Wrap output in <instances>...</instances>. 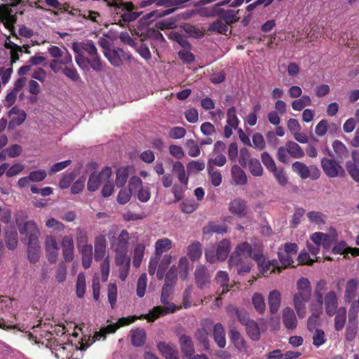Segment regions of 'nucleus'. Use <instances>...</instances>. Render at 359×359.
<instances>
[{"instance_id": "1", "label": "nucleus", "mask_w": 359, "mask_h": 359, "mask_svg": "<svg viewBox=\"0 0 359 359\" xmlns=\"http://www.w3.org/2000/svg\"><path fill=\"white\" fill-rule=\"evenodd\" d=\"M15 222L20 233L25 235L27 240L28 259L31 263L35 264L39 261L41 252L39 229L34 221H25L23 217L19 215H16Z\"/></svg>"}, {"instance_id": "2", "label": "nucleus", "mask_w": 359, "mask_h": 359, "mask_svg": "<svg viewBox=\"0 0 359 359\" xmlns=\"http://www.w3.org/2000/svg\"><path fill=\"white\" fill-rule=\"evenodd\" d=\"M173 290V286L163 284L161 290V302L165 306H154L148 314L141 315V318H145L148 322H154L160 316L172 313L180 309L181 306L177 307L174 303L170 302V297L172 294Z\"/></svg>"}, {"instance_id": "3", "label": "nucleus", "mask_w": 359, "mask_h": 359, "mask_svg": "<svg viewBox=\"0 0 359 359\" xmlns=\"http://www.w3.org/2000/svg\"><path fill=\"white\" fill-rule=\"evenodd\" d=\"M109 6L114 8V12L119 19L121 25L133 22L142 14V12L135 11V5L131 1L124 2L123 0H104Z\"/></svg>"}, {"instance_id": "4", "label": "nucleus", "mask_w": 359, "mask_h": 359, "mask_svg": "<svg viewBox=\"0 0 359 359\" xmlns=\"http://www.w3.org/2000/svg\"><path fill=\"white\" fill-rule=\"evenodd\" d=\"M53 344V345H50V348L55 353L56 358L62 359H77L76 358H74V353H72V351H83L90 346L88 341L83 342V340L81 342H79V347H73L72 344H65L60 343L57 341V339H55Z\"/></svg>"}, {"instance_id": "5", "label": "nucleus", "mask_w": 359, "mask_h": 359, "mask_svg": "<svg viewBox=\"0 0 359 359\" xmlns=\"http://www.w3.org/2000/svg\"><path fill=\"white\" fill-rule=\"evenodd\" d=\"M6 4L0 6V20L5 27L11 32L13 36L18 38L15 33L14 24L16 22V17L13 14L11 6H15L22 0H3Z\"/></svg>"}, {"instance_id": "6", "label": "nucleus", "mask_w": 359, "mask_h": 359, "mask_svg": "<svg viewBox=\"0 0 359 359\" xmlns=\"http://www.w3.org/2000/svg\"><path fill=\"white\" fill-rule=\"evenodd\" d=\"M190 0H142L139 3L140 8H145L154 4L157 6H165L169 8L159 13L158 16H165L174 13L179 7L184 5Z\"/></svg>"}, {"instance_id": "7", "label": "nucleus", "mask_w": 359, "mask_h": 359, "mask_svg": "<svg viewBox=\"0 0 359 359\" xmlns=\"http://www.w3.org/2000/svg\"><path fill=\"white\" fill-rule=\"evenodd\" d=\"M111 175L112 170L109 167H104L99 172H92L87 182L88 190L95 191L99 189L101 184H105L111 178Z\"/></svg>"}, {"instance_id": "8", "label": "nucleus", "mask_w": 359, "mask_h": 359, "mask_svg": "<svg viewBox=\"0 0 359 359\" xmlns=\"http://www.w3.org/2000/svg\"><path fill=\"white\" fill-rule=\"evenodd\" d=\"M292 171L300 176L302 179H307L311 177L312 180H317L320 175V172L316 166H311L309 168L305 163L296 161L292 165Z\"/></svg>"}, {"instance_id": "9", "label": "nucleus", "mask_w": 359, "mask_h": 359, "mask_svg": "<svg viewBox=\"0 0 359 359\" xmlns=\"http://www.w3.org/2000/svg\"><path fill=\"white\" fill-rule=\"evenodd\" d=\"M321 167L323 172L329 177H337L338 176H344L345 171L340 165L339 162H337L334 159H330L324 157L321 159Z\"/></svg>"}, {"instance_id": "10", "label": "nucleus", "mask_w": 359, "mask_h": 359, "mask_svg": "<svg viewBox=\"0 0 359 359\" xmlns=\"http://www.w3.org/2000/svg\"><path fill=\"white\" fill-rule=\"evenodd\" d=\"M358 312V308L352 309V306H351L348 313V323L345 330V338L348 341H352L357 334L358 330L357 316Z\"/></svg>"}, {"instance_id": "11", "label": "nucleus", "mask_w": 359, "mask_h": 359, "mask_svg": "<svg viewBox=\"0 0 359 359\" xmlns=\"http://www.w3.org/2000/svg\"><path fill=\"white\" fill-rule=\"evenodd\" d=\"M195 283L200 289L208 287L210 284L211 275L207 268L203 265L198 266L194 272Z\"/></svg>"}, {"instance_id": "12", "label": "nucleus", "mask_w": 359, "mask_h": 359, "mask_svg": "<svg viewBox=\"0 0 359 359\" xmlns=\"http://www.w3.org/2000/svg\"><path fill=\"white\" fill-rule=\"evenodd\" d=\"M248 260V259H244L241 257L230 255L228 264L230 269L236 268L238 274L243 275L251 270V264Z\"/></svg>"}, {"instance_id": "13", "label": "nucleus", "mask_w": 359, "mask_h": 359, "mask_svg": "<svg viewBox=\"0 0 359 359\" xmlns=\"http://www.w3.org/2000/svg\"><path fill=\"white\" fill-rule=\"evenodd\" d=\"M61 247L65 262H71L74 259V244L72 236L66 235L62 238Z\"/></svg>"}, {"instance_id": "14", "label": "nucleus", "mask_w": 359, "mask_h": 359, "mask_svg": "<svg viewBox=\"0 0 359 359\" xmlns=\"http://www.w3.org/2000/svg\"><path fill=\"white\" fill-rule=\"evenodd\" d=\"M9 116H12L8 126L10 130L15 129L20 126L25 121L27 114L24 110L20 109L18 107H13L8 113Z\"/></svg>"}, {"instance_id": "15", "label": "nucleus", "mask_w": 359, "mask_h": 359, "mask_svg": "<svg viewBox=\"0 0 359 359\" xmlns=\"http://www.w3.org/2000/svg\"><path fill=\"white\" fill-rule=\"evenodd\" d=\"M311 240L318 246L322 245L323 248L329 250L335 241L336 237L322 232H316L311 236Z\"/></svg>"}, {"instance_id": "16", "label": "nucleus", "mask_w": 359, "mask_h": 359, "mask_svg": "<svg viewBox=\"0 0 359 359\" xmlns=\"http://www.w3.org/2000/svg\"><path fill=\"white\" fill-rule=\"evenodd\" d=\"M45 250L48 260L49 262L55 263L58 256V248L55 238L52 236H48L45 241Z\"/></svg>"}, {"instance_id": "17", "label": "nucleus", "mask_w": 359, "mask_h": 359, "mask_svg": "<svg viewBox=\"0 0 359 359\" xmlns=\"http://www.w3.org/2000/svg\"><path fill=\"white\" fill-rule=\"evenodd\" d=\"M179 344L184 355L189 359L193 358L195 348L191 338L187 334H181L179 337Z\"/></svg>"}, {"instance_id": "18", "label": "nucleus", "mask_w": 359, "mask_h": 359, "mask_svg": "<svg viewBox=\"0 0 359 359\" xmlns=\"http://www.w3.org/2000/svg\"><path fill=\"white\" fill-rule=\"evenodd\" d=\"M229 210L239 218L244 217L247 215V203L245 200L235 198L229 203Z\"/></svg>"}, {"instance_id": "19", "label": "nucleus", "mask_w": 359, "mask_h": 359, "mask_svg": "<svg viewBox=\"0 0 359 359\" xmlns=\"http://www.w3.org/2000/svg\"><path fill=\"white\" fill-rule=\"evenodd\" d=\"M359 282L356 278L349 279L345 286L344 299L346 303L351 304L355 300L358 290Z\"/></svg>"}, {"instance_id": "20", "label": "nucleus", "mask_w": 359, "mask_h": 359, "mask_svg": "<svg viewBox=\"0 0 359 359\" xmlns=\"http://www.w3.org/2000/svg\"><path fill=\"white\" fill-rule=\"evenodd\" d=\"M325 312L329 316H334L337 311L338 299L334 291L327 292L324 299Z\"/></svg>"}, {"instance_id": "21", "label": "nucleus", "mask_w": 359, "mask_h": 359, "mask_svg": "<svg viewBox=\"0 0 359 359\" xmlns=\"http://www.w3.org/2000/svg\"><path fill=\"white\" fill-rule=\"evenodd\" d=\"M262 264H258V267L260 273L264 276H267L269 274L271 273H280L281 269L280 268V264L278 261L276 259H272L271 261H266V259L261 262Z\"/></svg>"}, {"instance_id": "22", "label": "nucleus", "mask_w": 359, "mask_h": 359, "mask_svg": "<svg viewBox=\"0 0 359 359\" xmlns=\"http://www.w3.org/2000/svg\"><path fill=\"white\" fill-rule=\"evenodd\" d=\"M283 323L287 330H294L297 326L294 311L290 307H286L283 311Z\"/></svg>"}, {"instance_id": "23", "label": "nucleus", "mask_w": 359, "mask_h": 359, "mask_svg": "<svg viewBox=\"0 0 359 359\" xmlns=\"http://www.w3.org/2000/svg\"><path fill=\"white\" fill-rule=\"evenodd\" d=\"M106 254V239L104 236L99 235L95 239L94 258L96 262H100L104 258Z\"/></svg>"}, {"instance_id": "24", "label": "nucleus", "mask_w": 359, "mask_h": 359, "mask_svg": "<svg viewBox=\"0 0 359 359\" xmlns=\"http://www.w3.org/2000/svg\"><path fill=\"white\" fill-rule=\"evenodd\" d=\"M217 15L224 22L229 25L237 22L239 18L237 17L238 11L234 10H224L223 8H218L216 11Z\"/></svg>"}, {"instance_id": "25", "label": "nucleus", "mask_w": 359, "mask_h": 359, "mask_svg": "<svg viewBox=\"0 0 359 359\" xmlns=\"http://www.w3.org/2000/svg\"><path fill=\"white\" fill-rule=\"evenodd\" d=\"M157 347L167 359H180L179 353L173 345L160 341L158 343Z\"/></svg>"}, {"instance_id": "26", "label": "nucleus", "mask_w": 359, "mask_h": 359, "mask_svg": "<svg viewBox=\"0 0 359 359\" xmlns=\"http://www.w3.org/2000/svg\"><path fill=\"white\" fill-rule=\"evenodd\" d=\"M123 50L121 48L108 49L104 52V56L107 58L111 65L120 67L123 64L121 54Z\"/></svg>"}, {"instance_id": "27", "label": "nucleus", "mask_w": 359, "mask_h": 359, "mask_svg": "<svg viewBox=\"0 0 359 359\" xmlns=\"http://www.w3.org/2000/svg\"><path fill=\"white\" fill-rule=\"evenodd\" d=\"M213 338L219 348H224L226 346L225 330L221 323H217L213 327Z\"/></svg>"}, {"instance_id": "28", "label": "nucleus", "mask_w": 359, "mask_h": 359, "mask_svg": "<svg viewBox=\"0 0 359 359\" xmlns=\"http://www.w3.org/2000/svg\"><path fill=\"white\" fill-rule=\"evenodd\" d=\"M81 254L82 266L85 269L90 267L93 259V246L92 245H84L80 248Z\"/></svg>"}, {"instance_id": "29", "label": "nucleus", "mask_w": 359, "mask_h": 359, "mask_svg": "<svg viewBox=\"0 0 359 359\" xmlns=\"http://www.w3.org/2000/svg\"><path fill=\"white\" fill-rule=\"evenodd\" d=\"M131 343L135 347L144 345L146 341V332L143 328H137L130 331Z\"/></svg>"}, {"instance_id": "30", "label": "nucleus", "mask_w": 359, "mask_h": 359, "mask_svg": "<svg viewBox=\"0 0 359 359\" xmlns=\"http://www.w3.org/2000/svg\"><path fill=\"white\" fill-rule=\"evenodd\" d=\"M118 330L117 325L116 323L109 324L105 327H102L98 332H95L93 339L88 338V341H91L90 345L96 340H100L103 338L104 339L106 338L107 334H113Z\"/></svg>"}, {"instance_id": "31", "label": "nucleus", "mask_w": 359, "mask_h": 359, "mask_svg": "<svg viewBox=\"0 0 359 359\" xmlns=\"http://www.w3.org/2000/svg\"><path fill=\"white\" fill-rule=\"evenodd\" d=\"M281 302L280 293L278 290L271 291L268 297V304L271 313H276L280 307Z\"/></svg>"}, {"instance_id": "32", "label": "nucleus", "mask_w": 359, "mask_h": 359, "mask_svg": "<svg viewBox=\"0 0 359 359\" xmlns=\"http://www.w3.org/2000/svg\"><path fill=\"white\" fill-rule=\"evenodd\" d=\"M172 248V241L168 238L158 239L155 243V256L161 258L162 254Z\"/></svg>"}, {"instance_id": "33", "label": "nucleus", "mask_w": 359, "mask_h": 359, "mask_svg": "<svg viewBox=\"0 0 359 359\" xmlns=\"http://www.w3.org/2000/svg\"><path fill=\"white\" fill-rule=\"evenodd\" d=\"M285 147L287 153L294 158H302L305 154L302 147L294 141H287L285 143Z\"/></svg>"}, {"instance_id": "34", "label": "nucleus", "mask_w": 359, "mask_h": 359, "mask_svg": "<svg viewBox=\"0 0 359 359\" xmlns=\"http://www.w3.org/2000/svg\"><path fill=\"white\" fill-rule=\"evenodd\" d=\"M215 279L217 283H219L222 287L221 294L227 293L231 288V286H230L229 284V275L226 271H219L217 273Z\"/></svg>"}, {"instance_id": "35", "label": "nucleus", "mask_w": 359, "mask_h": 359, "mask_svg": "<svg viewBox=\"0 0 359 359\" xmlns=\"http://www.w3.org/2000/svg\"><path fill=\"white\" fill-rule=\"evenodd\" d=\"M233 180L236 184L243 185L247 183V175L243 170L238 165H233L231 168Z\"/></svg>"}, {"instance_id": "36", "label": "nucleus", "mask_w": 359, "mask_h": 359, "mask_svg": "<svg viewBox=\"0 0 359 359\" xmlns=\"http://www.w3.org/2000/svg\"><path fill=\"white\" fill-rule=\"evenodd\" d=\"M252 248L250 244L247 242H243L236 248L235 250L231 255H235L237 257H241L244 259L250 258L252 255Z\"/></svg>"}, {"instance_id": "37", "label": "nucleus", "mask_w": 359, "mask_h": 359, "mask_svg": "<svg viewBox=\"0 0 359 359\" xmlns=\"http://www.w3.org/2000/svg\"><path fill=\"white\" fill-rule=\"evenodd\" d=\"M130 236L127 230L123 229L117 238L114 250L128 251Z\"/></svg>"}, {"instance_id": "38", "label": "nucleus", "mask_w": 359, "mask_h": 359, "mask_svg": "<svg viewBox=\"0 0 359 359\" xmlns=\"http://www.w3.org/2000/svg\"><path fill=\"white\" fill-rule=\"evenodd\" d=\"M334 318V329L336 331L343 330L346 320V309L344 307H340L336 312Z\"/></svg>"}, {"instance_id": "39", "label": "nucleus", "mask_w": 359, "mask_h": 359, "mask_svg": "<svg viewBox=\"0 0 359 359\" xmlns=\"http://www.w3.org/2000/svg\"><path fill=\"white\" fill-rule=\"evenodd\" d=\"M230 252V244L227 240H222L218 245L216 255L219 260L224 261Z\"/></svg>"}, {"instance_id": "40", "label": "nucleus", "mask_w": 359, "mask_h": 359, "mask_svg": "<svg viewBox=\"0 0 359 359\" xmlns=\"http://www.w3.org/2000/svg\"><path fill=\"white\" fill-rule=\"evenodd\" d=\"M332 147L338 158L342 160L348 156L349 152L345 144L340 140H334L332 142Z\"/></svg>"}, {"instance_id": "41", "label": "nucleus", "mask_w": 359, "mask_h": 359, "mask_svg": "<svg viewBox=\"0 0 359 359\" xmlns=\"http://www.w3.org/2000/svg\"><path fill=\"white\" fill-rule=\"evenodd\" d=\"M228 30V25L224 22H223L220 18L211 23L208 29V32H215L225 35L226 34Z\"/></svg>"}, {"instance_id": "42", "label": "nucleus", "mask_w": 359, "mask_h": 359, "mask_svg": "<svg viewBox=\"0 0 359 359\" xmlns=\"http://www.w3.org/2000/svg\"><path fill=\"white\" fill-rule=\"evenodd\" d=\"M207 171L212 185L215 187L219 186L222 182V175L220 171L210 165L207 167Z\"/></svg>"}, {"instance_id": "43", "label": "nucleus", "mask_w": 359, "mask_h": 359, "mask_svg": "<svg viewBox=\"0 0 359 359\" xmlns=\"http://www.w3.org/2000/svg\"><path fill=\"white\" fill-rule=\"evenodd\" d=\"M168 38L175 42H177L181 47L184 49L190 50L191 44L187 39L186 36L180 34L177 32L172 31L169 35Z\"/></svg>"}, {"instance_id": "44", "label": "nucleus", "mask_w": 359, "mask_h": 359, "mask_svg": "<svg viewBox=\"0 0 359 359\" xmlns=\"http://www.w3.org/2000/svg\"><path fill=\"white\" fill-rule=\"evenodd\" d=\"M187 255L191 260H198L202 255L201 244L198 241H196L189 245Z\"/></svg>"}, {"instance_id": "45", "label": "nucleus", "mask_w": 359, "mask_h": 359, "mask_svg": "<svg viewBox=\"0 0 359 359\" xmlns=\"http://www.w3.org/2000/svg\"><path fill=\"white\" fill-rule=\"evenodd\" d=\"M245 330L249 337L253 341H257L260 338V331L257 323L251 320L247 325Z\"/></svg>"}, {"instance_id": "46", "label": "nucleus", "mask_w": 359, "mask_h": 359, "mask_svg": "<svg viewBox=\"0 0 359 359\" xmlns=\"http://www.w3.org/2000/svg\"><path fill=\"white\" fill-rule=\"evenodd\" d=\"M248 169L252 175L261 177L264 170L259 161L257 158H250L248 162Z\"/></svg>"}, {"instance_id": "47", "label": "nucleus", "mask_w": 359, "mask_h": 359, "mask_svg": "<svg viewBox=\"0 0 359 359\" xmlns=\"http://www.w3.org/2000/svg\"><path fill=\"white\" fill-rule=\"evenodd\" d=\"M145 250V245L143 243H138L135 245L133 252V265L135 267H139L142 263Z\"/></svg>"}, {"instance_id": "48", "label": "nucleus", "mask_w": 359, "mask_h": 359, "mask_svg": "<svg viewBox=\"0 0 359 359\" xmlns=\"http://www.w3.org/2000/svg\"><path fill=\"white\" fill-rule=\"evenodd\" d=\"M48 53L50 55V56L55 60H60L63 59L65 56L69 55V57H72V55L68 51V50L65 48H64V50H62L61 48H60L58 46H50L48 48Z\"/></svg>"}, {"instance_id": "49", "label": "nucleus", "mask_w": 359, "mask_h": 359, "mask_svg": "<svg viewBox=\"0 0 359 359\" xmlns=\"http://www.w3.org/2000/svg\"><path fill=\"white\" fill-rule=\"evenodd\" d=\"M178 270L175 265H172L165 276V285L175 287L177 281Z\"/></svg>"}, {"instance_id": "50", "label": "nucleus", "mask_w": 359, "mask_h": 359, "mask_svg": "<svg viewBox=\"0 0 359 359\" xmlns=\"http://www.w3.org/2000/svg\"><path fill=\"white\" fill-rule=\"evenodd\" d=\"M226 231L225 226L219 225L215 222H210L203 228V234H210L211 233H224Z\"/></svg>"}, {"instance_id": "51", "label": "nucleus", "mask_w": 359, "mask_h": 359, "mask_svg": "<svg viewBox=\"0 0 359 359\" xmlns=\"http://www.w3.org/2000/svg\"><path fill=\"white\" fill-rule=\"evenodd\" d=\"M189 262L186 257H182L178 262L180 278L184 280L187 278L189 274Z\"/></svg>"}, {"instance_id": "52", "label": "nucleus", "mask_w": 359, "mask_h": 359, "mask_svg": "<svg viewBox=\"0 0 359 359\" xmlns=\"http://www.w3.org/2000/svg\"><path fill=\"white\" fill-rule=\"evenodd\" d=\"M311 104V100L309 95H304L299 99L295 100L292 102V107L295 111H301L305 107Z\"/></svg>"}, {"instance_id": "53", "label": "nucleus", "mask_w": 359, "mask_h": 359, "mask_svg": "<svg viewBox=\"0 0 359 359\" xmlns=\"http://www.w3.org/2000/svg\"><path fill=\"white\" fill-rule=\"evenodd\" d=\"M68 64H72V57L67 55L63 59L53 60L49 66L53 72L57 73L62 69L60 65H67Z\"/></svg>"}, {"instance_id": "54", "label": "nucleus", "mask_w": 359, "mask_h": 359, "mask_svg": "<svg viewBox=\"0 0 359 359\" xmlns=\"http://www.w3.org/2000/svg\"><path fill=\"white\" fill-rule=\"evenodd\" d=\"M76 289L77 297L83 298L86 292V278L83 273H79L77 276Z\"/></svg>"}, {"instance_id": "55", "label": "nucleus", "mask_w": 359, "mask_h": 359, "mask_svg": "<svg viewBox=\"0 0 359 359\" xmlns=\"http://www.w3.org/2000/svg\"><path fill=\"white\" fill-rule=\"evenodd\" d=\"M116 252L115 262L118 266H130V259L127 257V250H114Z\"/></svg>"}, {"instance_id": "56", "label": "nucleus", "mask_w": 359, "mask_h": 359, "mask_svg": "<svg viewBox=\"0 0 359 359\" xmlns=\"http://www.w3.org/2000/svg\"><path fill=\"white\" fill-rule=\"evenodd\" d=\"M252 304L256 311L259 313H263L265 311V302L263 296L259 293H255L252 297Z\"/></svg>"}, {"instance_id": "57", "label": "nucleus", "mask_w": 359, "mask_h": 359, "mask_svg": "<svg viewBox=\"0 0 359 359\" xmlns=\"http://www.w3.org/2000/svg\"><path fill=\"white\" fill-rule=\"evenodd\" d=\"M128 178L127 168H120L116 170V184L118 187H123Z\"/></svg>"}, {"instance_id": "58", "label": "nucleus", "mask_w": 359, "mask_h": 359, "mask_svg": "<svg viewBox=\"0 0 359 359\" xmlns=\"http://www.w3.org/2000/svg\"><path fill=\"white\" fill-rule=\"evenodd\" d=\"M230 339L236 346L241 348L245 346V341L241 333L236 329L232 328L229 332Z\"/></svg>"}, {"instance_id": "59", "label": "nucleus", "mask_w": 359, "mask_h": 359, "mask_svg": "<svg viewBox=\"0 0 359 359\" xmlns=\"http://www.w3.org/2000/svg\"><path fill=\"white\" fill-rule=\"evenodd\" d=\"M18 243V236L16 231H12L6 234V244L9 250H14Z\"/></svg>"}, {"instance_id": "60", "label": "nucleus", "mask_w": 359, "mask_h": 359, "mask_svg": "<svg viewBox=\"0 0 359 359\" xmlns=\"http://www.w3.org/2000/svg\"><path fill=\"white\" fill-rule=\"evenodd\" d=\"M278 259H279V262L278 263L280 262L281 264V266H280V268L281 269V271H283V269H286L287 268L288 266H294L292 265L293 264V259H292V256H291L290 255H289L288 253L285 252H278Z\"/></svg>"}, {"instance_id": "61", "label": "nucleus", "mask_w": 359, "mask_h": 359, "mask_svg": "<svg viewBox=\"0 0 359 359\" xmlns=\"http://www.w3.org/2000/svg\"><path fill=\"white\" fill-rule=\"evenodd\" d=\"M208 333L205 328L198 329L195 332V337L198 342L202 344L205 349L209 348V341L208 339Z\"/></svg>"}, {"instance_id": "62", "label": "nucleus", "mask_w": 359, "mask_h": 359, "mask_svg": "<svg viewBox=\"0 0 359 359\" xmlns=\"http://www.w3.org/2000/svg\"><path fill=\"white\" fill-rule=\"evenodd\" d=\"M226 123L234 129L238 128L239 121L236 115V109L235 107H231L228 109Z\"/></svg>"}, {"instance_id": "63", "label": "nucleus", "mask_w": 359, "mask_h": 359, "mask_svg": "<svg viewBox=\"0 0 359 359\" xmlns=\"http://www.w3.org/2000/svg\"><path fill=\"white\" fill-rule=\"evenodd\" d=\"M64 74L73 81H76L79 79L80 76L77 70L74 68L73 63L65 65L62 69Z\"/></svg>"}, {"instance_id": "64", "label": "nucleus", "mask_w": 359, "mask_h": 359, "mask_svg": "<svg viewBox=\"0 0 359 359\" xmlns=\"http://www.w3.org/2000/svg\"><path fill=\"white\" fill-rule=\"evenodd\" d=\"M198 208V204L194 200H184L180 203L182 212L190 214L194 212Z\"/></svg>"}]
</instances>
